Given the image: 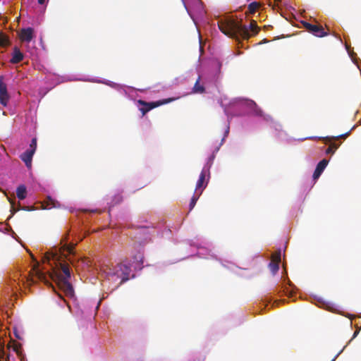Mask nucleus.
Instances as JSON below:
<instances>
[{
	"mask_svg": "<svg viewBox=\"0 0 361 361\" xmlns=\"http://www.w3.org/2000/svg\"><path fill=\"white\" fill-rule=\"evenodd\" d=\"M219 30L226 35L236 39H248L251 36L257 35L259 31L255 20H252L249 27L242 25L241 21L226 18L218 21Z\"/></svg>",
	"mask_w": 361,
	"mask_h": 361,
	"instance_id": "f257e3e1",
	"label": "nucleus"
},
{
	"mask_svg": "<svg viewBox=\"0 0 361 361\" xmlns=\"http://www.w3.org/2000/svg\"><path fill=\"white\" fill-rule=\"evenodd\" d=\"M131 271L130 266L125 264H118L114 268H109L106 272V276L109 280L116 281L120 279L119 285L123 283L129 279V275Z\"/></svg>",
	"mask_w": 361,
	"mask_h": 361,
	"instance_id": "f03ea898",
	"label": "nucleus"
},
{
	"mask_svg": "<svg viewBox=\"0 0 361 361\" xmlns=\"http://www.w3.org/2000/svg\"><path fill=\"white\" fill-rule=\"evenodd\" d=\"M174 98H169V99H164L162 100H159L157 102H147L145 101H143L142 99L137 100V104L141 107L139 108V110L142 112V116H145L148 111L153 109L154 108L158 107L161 105L168 104L171 102L174 101Z\"/></svg>",
	"mask_w": 361,
	"mask_h": 361,
	"instance_id": "7ed1b4c3",
	"label": "nucleus"
},
{
	"mask_svg": "<svg viewBox=\"0 0 361 361\" xmlns=\"http://www.w3.org/2000/svg\"><path fill=\"white\" fill-rule=\"evenodd\" d=\"M37 149V138L34 137L32 139L29 146V149L25 150L23 154H20V158L25 163L27 168H31L32 161L33 155Z\"/></svg>",
	"mask_w": 361,
	"mask_h": 361,
	"instance_id": "20e7f679",
	"label": "nucleus"
},
{
	"mask_svg": "<svg viewBox=\"0 0 361 361\" xmlns=\"http://www.w3.org/2000/svg\"><path fill=\"white\" fill-rule=\"evenodd\" d=\"M303 26L311 33L318 37H322L328 35V33L324 31L321 25H312L307 22L302 23Z\"/></svg>",
	"mask_w": 361,
	"mask_h": 361,
	"instance_id": "39448f33",
	"label": "nucleus"
},
{
	"mask_svg": "<svg viewBox=\"0 0 361 361\" xmlns=\"http://www.w3.org/2000/svg\"><path fill=\"white\" fill-rule=\"evenodd\" d=\"M59 288L63 291L67 297L72 298L74 295V290L72 285L68 282V279L64 278L57 279Z\"/></svg>",
	"mask_w": 361,
	"mask_h": 361,
	"instance_id": "423d86ee",
	"label": "nucleus"
},
{
	"mask_svg": "<svg viewBox=\"0 0 361 361\" xmlns=\"http://www.w3.org/2000/svg\"><path fill=\"white\" fill-rule=\"evenodd\" d=\"M208 171L203 169L200 174L199 179L196 183L195 193L200 192L202 190H203L207 185V181H206L207 173ZM209 173L208 172V176Z\"/></svg>",
	"mask_w": 361,
	"mask_h": 361,
	"instance_id": "0eeeda50",
	"label": "nucleus"
},
{
	"mask_svg": "<svg viewBox=\"0 0 361 361\" xmlns=\"http://www.w3.org/2000/svg\"><path fill=\"white\" fill-rule=\"evenodd\" d=\"M329 161L326 159H324L317 164L314 172L313 173V178L314 180L319 178V177L321 176V174L326 167Z\"/></svg>",
	"mask_w": 361,
	"mask_h": 361,
	"instance_id": "6e6552de",
	"label": "nucleus"
},
{
	"mask_svg": "<svg viewBox=\"0 0 361 361\" xmlns=\"http://www.w3.org/2000/svg\"><path fill=\"white\" fill-rule=\"evenodd\" d=\"M34 30L32 27L22 29L20 38L22 41L30 42L33 38Z\"/></svg>",
	"mask_w": 361,
	"mask_h": 361,
	"instance_id": "1a4fd4ad",
	"label": "nucleus"
},
{
	"mask_svg": "<svg viewBox=\"0 0 361 361\" xmlns=\"http://www.w3.org/2000/svg\"><path fill=\"white\" fill-rule=\"evenodd\" d=\"M60 266H61V269L63 271V275L61 273H59V274L55 273V276L56 277V279H61L64 278L66 279H69L71 278V272H70L68 265L65 263L64 264L60 263Z\"/></svg>",
	"mask_w": 361,
	"mask_h": 361,
	"instance_id": "9d476101",
	"label": "nucleus"
},
{
	"mask_svg": "<svg viewBox=\"0 0 361 361\" xmlns=\"http://www.w3.org/2000/svg\"><path fill=\"white\" fill-rule=\"evenodd\" d=\"M24 55L20 51L18 47H15L13 49V52L12 54V58L10 60L11 63H18L23 60Z\"/></svg>",
	"mask_w": 361,
	"mask_h": 361,
	"instance_id": "9b49d317",
	"label": "nucleus"
},
{
	"mask_svg": "<svg viewBox=\"0 0 361 361\" xmlns=\"http://www.w3.org/2000/svg\"><path fill=\"white\" fill-rule=\"evenodd\" d=\"M43 208L46 209H50L52 208L59 207V202L52 199L50 196H48L42 204Z\"/></svg>",
	"mask_w": 361,
	"mask_h": 361,
	"instance_id": "f8f14e48",
	"label": "nucleus"
},
{
	"mask_svg": "<svg viewBox=\"0 0 361 361\" xmlns=\"http://www.w3.org/2000/svg\"><path fill=\"white\" fill-rule=\"evenodd\" d=\"M201 77L199 76L192 89L194 94H203L205 92V87L203 84L200 83Z\"/></svg>",
	"mask_w": 361,
	"mask_h": 361,
	"instance_id": "ddd939ff",
	"label": "nucleus"
},
{
	"mask_svg": "<svg viewBox=\"0 0 361 361\" xmlns=\"http://www.w3.org/2000/svg\"><path fill=\"white\" fill-rule=\"evenodd\" d=\"M252 104L253 105V112L255 116L263 117L267 121L271 118L269 115H265L255 102H252Z\"/></svg>",
	"mask_w": 361,
	"mask_h": 361,
	"instance_id": "4468645a",
	"label": "nucleus"
},
{
	"mask_svg": "<svg viewBox=\"0 0 361 361\" xmlns=\"http://www.w3.org/2000/svg\"><path fill=\"white\" fill-rule=\"evenodd\" d=\"M16 195L19 200H24L27 196V189L24 185H20L16 189Z\"/></svg>",
	"mask_w": 361,
	"mask_h": 361,
	"instance_id": "2eb2a0df",
	"label": "nucleus"
},
{
	"mask_svg": "<svg viewBox=\"0 0 361 361\" xmlns=\"http://www.w3.org/2000/svg\"><path fill=\"white\" fill-rule=\"evenodd\" d=\"M75 244L70 243L68 244L66 243H64V245L61 247L60 252L63 253L64 252H68V254H73V250L75 249Z\"/></svg>",
	"mask_w": 361,
	"mask_h": 361,
	"instance_id": "dca6fc26",
	"label": "nucleus"
},
{
	"mask_svg": "<svg viewBox=\"0 0 361 361\" xmlns=\"http://www.w3.org/2000/svg\"><path fill=\"white\" fill-rule=\"evenodd\" d=\"M202 192V190L200 192L196 193V195H194L192 197V198L190 200V204H189L190 211H191L195 206L196 202H197V200L199 199L200 196L201 195Z\"/></svg>",
	"mask_w": 361,
	"mask_h": 361,
	"instance_id": "f3484780",
	"label": "nucleus"
},
{
	"mask_svg": "<svg viewBox=\"0 0 361 361\" xmlns=\"http://www.w3.org/2000/svg\"><path fill=\"white\" fill-rule=\"evenodd\" d=\"M259 6H260L259 3H258L257 1L252 2L248 6L249 13H250V14L255 13L256 12V11L259 8Z\"/></svg>",
	"mask_w": 361,
	"mask_h": 361,
	"instance_id": "a211bd4d",
	"label": "nucleus"
},
{
	"mask_svg": "<svg viewBox=\"0 0 361 361\" xmlns=\"http://www.w3.org/2000/svg\"><path fill=\"white\" fill-rule=\"evenodd\" d=\"M59 256L56 253L55 254H47L44 256V261H47V262L50 263L51 260L55 261V263L59 262Z\"/></svg>",
	"mask_w": 361,
	"mask_h": 361,
	"instance_id": "6ab92c4d",
	"label": "nucleus"
},
{
	"mask_svg": "<svg viewBox=\"0 0 361 361\" xmlns=\"http://www.w3.org/2000/svg\"><path fill=\"white\" fill-rule=\"evenodd\" d=\"M9 44V41L6 35L0 32V47H6Z\"/></svg>",
	"mask_w": 361,
	"mask_h": 361,
	"instance_id": "aec40b11",
	"label": "nucleus"
},
{
	"mask_svg": "<svg viewBox=\"0 0 361 361\" xmlns=\"http://www.w3.org/2000/svg\"><path fill=\"white\" fill-rule=\"evenodd\" d=\"M349 134H350V131L346 133L341 134L340 135L334 137H326L323 138V140H325L326 142H331L333 139H334V140H338L339 138L345 139L349 135Z\"/></svg>",
	"mask_w": 361,
	"mask_h": 361,
	"instance_id": "412c9836",
	"label": "nucleus"
},
{
	"mask_svg": "<svg viewBox=\"0 0 361 361\" xmlns=\"http://www.w3.org/2000/svg\"><path fill=\"white\" fill-rule=\"evenodd\" d=\"M269 267L272 274H275L279 269V264L271 261L269 264Z\"/></svg>",
	"mask_w": 361,
	"mask_h": 361,
	"instance_id": "4be33fe9",
	"label": "nucleus"
},
{
	"mask_svg": "<svg viewBox=\"0 0 361 361\" xmlns=\"http://www.w3.org/2000/svg\"><path fill=\"white\" fill-rule=\"evenodd\" d=\"M338 145L336 143H331L329 147L326 149V154H334L335 151L338 149Z\"/></svg>",
	"mask_w": 361,
	"mask_h": 361,
	"instance_id": "5701e85b",
	"label": "nucleus"
},
{
	"mask_svg": "<svg viewBox=\"0 0 361 361\" xmlns=\"http://www.w3.org/2000/svg\"><path fill=\"white\" fill-rule=\"evenodd\" d=\"M281 251H278V252H274L272 255H271V262H276L277 264H280L281 262Z\"/></svg>",
	"mask_w": 361,
	"mask_h": 361,
	"instance_id": "b1692460",
	"label": "nucleus"
},
{
	"mask_svg": "<svg viewBox=\"0 0 361 361\" xmlns=\"http://www.w3.org/2000/svg\"><path fill=\"white\" fill-rule=\"evenodd\" d=\"M8 99H9V96H8V94H0V103H1V104H2L4 106H7V104H8Z\"/></svg>",
	"mask_w": 361,
	"mask_h": 361,
	"instance_id": "393cba45",
	"label": "nucleus"
},
{
	"mask_svg": "<svg viewBox=\"0 0 361 361\" xmlns=\"http://www.w3.org/2000/svg\"><path fill=\"white\" fill-rule=\"evenodd\" d=\"M8 94L6 85L0 80V94Z\"/></svg>",
	"mask_w": 361,
	"mask_h": 361,
	"instance_id": "a878e982",
	"label": "nucleus"
},
{
	"mask_svg": "<svg viewBox=\"0 0 361 361\" xmlns=\"http://www.w3.org/2000/svg\"><path fill=\"white\" fill-rule=\"evenodd\" d=\"M11 288L12 289L13 291L14 290H18V288H20V282H16V280H13L11 283Z\"/></svg>",
	"mask_w": 361,
	"mask_h": 361,
	"instance_id": "bb28decb",
	"label": "nucleus"
},
{
	"mask_svg": "<svg viewBox=\"0 0 361 361\" xmlns=\"http://www.w3.org/2000/svg\"><path fill=\"white\" fill-rule=\"evenodd\" d=\"M8 201L9 202L11 203V215H13L17 211H18L20 209H16L14 208V201L10 198H8Z\"/></svg>",
	"mask_w": 361,
	"mask_h": 361,
	"instance_id": "cd10ccee",
	"label": "nucleus"
},
{
	"mask_svg": "<svg viewBox=\"0 0 361 361\" xmlns=\"http://www.w3.org/2000/svg\"><path fill=\"white\" fill-rule=\"evenodd\" d=\"M183 2V4L185 7V8L187 9L188 11H189V8H190V2H189V0H182Z\"/></svg>",
	"mask_w": 361,
	"mask_h": 361,
	"instance_id": "c85d7f7f",
	"label": "nucleus"
},
{
	"mask_svg": "<svg viewBox=\"0 0 361 361\" xmlns=\"http://www.w3.org/2000/svg\"><path fill=\"white\" fill-rule=\"evenodd\" d=\"M37 276H38V279H40V280H42L43 279H44V276L42 273L39 272V271H37Z\"/></svg>",
	"mask_w": 361,
	"mask_h": 361,
	"instance_id": "c756f323",
	"label": "nucleus"
},
{
	"mask_svg": "<svg viewBox=\"0 0 361 361\" xmlns=\"http://www.w3.org/2000/svg\"><path fill=\"white\" fill-rule=\"evenodd\" d=\"M21 209L26 210V211H30L33 209V207H23L20 208Z\"/></svg>",
	"mask_w": 361,
	"mask_h": 361,
	"instance_id": "7c9ffc66",
	"label": "nucleus"
},
{
	"mask_svg": "<svg viewBox=\"0 0 361 361\" xmlns=\"http://www.w3.org/2000/svg\"><path fill=\"white\" fill-rule=\"evenodd\" d=\"M45 0H38V3L39 4H43L44 3Z\"/></svg>",
	"mask_w": 361,
	"mask_h": 361,
	"instance_id": "2f4dec72",
	"label": "nucleus"
},
{
	"mask_svg": "<svg viewBox=\"0 0 361 361\" xmlns=\"http://www.w3.org/2000/svg\"><path fill=\"white\" fill-rule=\"evenodd\" d=\"M342 352V350H341L336 355V357L331 360V361H335V360L336 359V357L338 356V355Z\"/></svg>",
	"mask_w": 361,
	"mask_h": 361,
	"instance_id": "473e14b6",
	"label": "nucleus"
},
{
	"mask_svg": "<svg viewBox=\"0 0 361 361\" xmlns=\"http://www.w3.org/2000/svg\"><path fill=\"white\" fill-rule=\"evenodd\" d=\"M193 1L197 2V3H199L200 1V0H193Z\"/></svg>",
	"mask_w": 361,
	"mask_h": 361,
	"instance_id": "72a5a7b5",
	"label": "nucleus"
},
{
	"mask_svg": "<svg viewBox=\"0 0 361 361\" xmlns=\"http://www.w3.org/2000/svg\"><path fill=\"white\" fill-rule=\"evenodd\" d=\"M63 240H65V241L67 240V235L64 238Z\"/></svg>",
	"mask_w": 361,
	"mask_h": 361,
	"instance_id": "f704fd0d",
	"label": "nucleus"
}]
</instances>
